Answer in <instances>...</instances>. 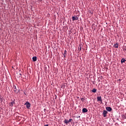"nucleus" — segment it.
<instances>
[{
    "mask_svg": "<svg viewBox=\"0 0 126 126\" xmlns=\"http://www.w3.org/2000/svg\"><path fill=\"white\" fill-rule=\"evenodd\" d=\"M114 47L117 49L119 48V44L118 43L115 44Z\"/></svg>",
    "mask_w": 126,
    "mask_h": 126,
    "instance_id": "1a4fd4ad",
    "label": "nucleus"
},
{
    "mask_svg": "<svg viewBox=\"0 0 126 126\" xmlns=\"http://www.w3.org/2000/svg\"><path fill=\"white\" fill-rule=\"evenodd\" d=\"M71 121H72V119H69V120L68 121V122L69 123H71Z\"/></svg>",
    "mask_w": 126,
    "mask_h": 126,
    "instance_id": "dca6fc26",
    "label": "nucleus"
},
{
    "mask_svg": "<svg viewBox=\"0 0 126 126\" xmlns=\"http://www.w3.org/2000/svg\"><path fill=\"white\" fill-rule=\"evenodd\" d=\"M72 19L73 21H74V20H78V17L77 16L75 17L73 16L72 17Z\"/></svg>",
    "mask_w": 126,
    "mask_h": 126,
    "instance_id": "20e7f679",
    "label": "nucleus"
},
{
    "mask_svg": "<svg viewBox=\"0 0 126 126\" xmlns=\"http://www.w3.org/2000/svg\"><path fill=\"white\" fill-rule=\"evenodd\" d=\"M92 92H93V93H96L97 92V89H93L92 91Z\"/></svg>",
    "mask_w": 126,
    "mask_h": 126,
    "instance_id": "9b49d317",
    "label": "nucleus"
},
{
    "mask_svg": "<svg viewBox=\"0 0 126 126\" xmlns=\"http://www.w3.org/2000/svg\"><path fill=\"white\" fill-rule=\"evenodd\" d=\"M64 56V58H65V55H63Z\"/></svg>",
    "mask_w": 126,
    "mask_h": 126,
    "instance_id": "aec40b11",
    "label": "nucleus"
},
{
    "mask_svg": "<svg viewBox=\"0 0 126 126\" xmlns=\"http://www.w3.org/2000/svg\"><path fill=\"white\" fill-rule=\"evenodd\" d=\"M78 49H79V50H80V51H81V45H80L79 46Z\"/></svg>",
    "mask_w": 126,
    "mask_h": 126,
    "instance_id": "4468645a",
    "label": "nucleus"
},
{
    "mask_svg": "<svg viewBox=\"0 0 126 126\" xmlns=\"http://www.w3.org/2000/svg\"><path fill=\"white\" fill-rule=\"evenodd\" d=\"M108 114V111L106 110H104L102 113V115L104 117V118H106L107 117V115Z\"/></svg>",
    "mask_w": 126,
    "mask_h": 126,
    "instance_id": "7ed1b4c3",
    "label": "nucleus"
},
{
    "mask_svg": "<svg viewBox=\"0 0 126 126\" xmlns=\"http://www.w3.org/2000/svg\"><path fill=\"white\" fill-rule=\"evenodd\" d=\"M25 106H26L27 109H30V107H31V104L29 101H27L25 103Z\"/></svg>",
    "mask_w": 126,
    "mask_h": 126,
    "instance_id": "f03ea898",
    "label": "nucleus"
},
{
    "mask_svg": "<svg viewBox=\"0 0 126 126\" xmlns=\"http://www.w3.org/2000/svg\"><path fill=\"white\" fill-rule=\"evenodd\" d=\"M96 99H97V101H99V102H102V98H101V96H97L96 97Z\"/></svg>",
    "mask_w": 126,
    "mask_h": 126,
    "instance_id": "423d86ee",
    "label": "nucleus"
},
{
    "mask_svg": "<svg viewBox=\"0 0 126 126\" xmlns=\"http://www.w3.org/2000/svg\"><path fill=\"white\" fill-rule=\"evenodd\" d=\"M64 123L66 124V125H67V124H69L68 120L65 119L64 121Z\"/></svg>",
    "mask_w": 126,
    "mask_h": 126,
    "instance_id": "9d476101",
    "label": "nucleus"
},
{
    "mask_svg": "<svg viewBox=\"0 0 126 126\" xmlns=\"http://www.w3.org/2000/svg\"><path fill=\"white\" fill-rule=\"evenodd\" d=\"M126 62V60H125V59H122V60H121V63H125Z\"/></svg>",
    "mask_w": 126,
    "mask_h": 126,
    "instance_id": "f8f14e48",
    "label": "nucleus"
},
{
    "mask_svg": "<svg viewBox=\"0 0 126 126\" xmlns=\"http://www.w3.org/2000/svg\"><path fill=\"white\" fill-rule=\"evenodd\" d=\"M82 112L83 113H87V112H88V110H87V109L86 108H83L82 110Z\"/></svg>",
    "mask_w": 126,
    "mask_h": 126,
    "instance_id": "0eeeda50",
    "label": "nucleus"
},
{
    "mask_svg": "<svg viewBox=\"0 0 126 126\" xmlns=\"http://www.w3.org/2000/svg\"><path fill=\"white\" fill-rule=\"evenodd\" d=\"M14 105V101H12L10 103V106H13Z\"/></svg>",
    "mask_w": 126,
    "mask_h": 126,
    "instance_id": "ddd939ff",
    "label": "nucleus"
},
{
    "mask_svg": "<svg viewBox=\"0 0 126 126\" xmlns=\"http://www.w3.org/2000/svg\"><path fill=\"white\" fill-rule=\"evenodd\" d=\"M19 75H20V76H19V77H21V75H22L21 73H20V74H19Z\"/></svg>",
    "mask_w": 126,
    "mask_h": 126,
    "instance_id": "a211bd4d",
    "label": "nucleus"
},
{
    "mask_svg": "<svg viewBox=\"0 0 126 126\" xmlns=\"http://www.w3.org/2000/svg\"><path fill=\"white\" fill-rule=\"evenodd\" d=\"M33 62H36L37 61V57L35 56L32 57Z\"/></svg>",
    "mask_w": 126,
    "mask_h": 126,
    "instance_id": "6e6552de",
    "label": "nucleus"
},
{
    "mask_svg": "<svg viewBox=\"0 0 126 126\" xmlns=\"http://www.w3.org/2000/svg\"><path fill=\"white\" fill-rule=\"evenodd\" d=\"M106 110L108 112H111V111H112V108L111 107H106Z\"/></svg>",
    "mask_w": 126,
    "mask_h": 126,
    "instance_id": "39448f33",
    "label": "nucleus"
},
{
    "mask_svg": "<svg viewBox=\"0 0 126 126\" xmlns=\"http://www.w3.org/2000/svg\"><path fill=\"white\" fill-rule=\"evenodd\" d=\"M66 50H64V54H63V55H65L66 56Z\"/></svg>",
    "mask_w": 126,
    "mask_h": 126,
    "instance_id": "2eb2a0df",
    "label": "nucleus"
},
{
    "mask_svg": "<svg viewBox=\"0 0 126 126\" xmlns=\"http://www.w3.org/2000/svg\"><path fill=\"white\" fill-rule=\"evenodd\" d=\"M13 89L14 92H15L16 94H18L19 93V89L18 88H16V86H13Z\"/></svg>",
    "mask_w": 126,
    "mask_h": 126,
    "instance_id": "f257e3e1",
    "label": "nucleus"
},
{
    "mask_svg": "<svg viewBox=\"0 0 126 126\" xmlns=\"http://www.w3.org/2000/svg\"><path fill=\"white\" fill-rule=\"evenodd\" d=\"M81 101H84V98H81Z\"/></svg>",
    "mask_w": 126,
    "mask_h": 126,
    "instance_id": "f3484780",
    "label": "nucleus"
},
{
    "mask_svg": "<svg viewBox=\"0 0 126 126\" xmlns=\"http://www.w3.org/2000/svg\"><path fill=\"white\" fill-rule=\"evenodd\" d=\"M44 126H49V125H44Z\"/></svg>",
    "mask_w": 126,
    "mask_h": 126,
    "instance_id": "6ab92c4d",
    "label": "nucleus"
}]
</instances>
